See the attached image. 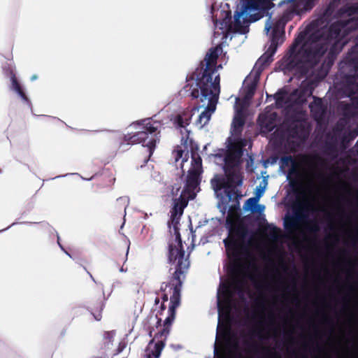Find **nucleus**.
<instances>
[{"label":"nucleus","mask_w":358,"mask_h":358,"mask_svg":"<svg viewBox=\"0 0 358 358\" xmlns=\"http://www.w3.org/2000/svg\"><path fill=\"white\" fill-rule=\"evenodd\" d=\"M220 69L222 68V65H221V64H220V65H219V66H217V70L218 69H220Z\"/></svg>","instance_id":"obj_44"},{"label":"nucleus","mask_w":358,"mask_h":358,"mask_svg":"<svg viewBox=\"0 0 358 358\" xmlns=\"http://www.w3.org/2000/svg\"><path fill=\"white\" fill-rule=\"evenodd\" d=\"M345 65L351 67L354 70V73L348 75V81L351 83L354 82L358 78V55H355L352 53H348L345 57L343 62Z\"/></svg>","instance_id":"obj_13"},{"label":"nucleus","mask_w":358,"mask_h":358,"mask_svg":"<svg viewBox=\"0 0 358 358\" xmlns=\"http://www.w3.org/2000/svg\"><path fill=\"white\" fill-rule=\"evenodd\" d=\"M313 231H318V226L317 224L312 227L311 229Z\"/></svg>","instance_id":"obj_35"},{"label":"nucleus","mask_w":358,"mask_h":358,"mask_svg":"<svg viewBox=\"0 0 358 358\" xmlns=\"http://www.w3.org/2000/svg\"><path fill=\"white\" fill-rule=\"evenodd\" d=\"M57 243H58V245H59V246L60 247V248H61V249H62V250H63V251H64V252H65V253H66L69 257H71V255L68 252H66V251L64 250V248H63V246L60 244V243H59V238H58V239H57Z\"/></svg>","instance_id":"obj_31"},{"label":"nucleus","mask_w":358,"mask_h":358,"mask_svg":"<svg viewBox=\"0 0 358 358\" xmlns=\"http://www.w3.org/2000/svg\"><path fill=\"white\" fill-rule=\"evenodd\" d=\"M300 218V216L299 215H296L294 217L292 216V217H287L285 220V228L287 229V230H290V231H292L294 230L296 227H297V224H298V219Z\"/></svg>","instance_id":"obj_21"},{"label":"nucleus","mask_w":358,"mask_h":358,"mask_svg":"<svg viewBox=\"0 0 358 358\" xmlns=\"http://www.w3.org/2000/svg\"><path fill=\"white\" fill-rule=\"evenodd\" d=\"M48 118L53 120L54 122H59L60 121L59 119L54 117H49Z\"/></svg>","instance_id":"obj_37"},{"label":"nucleus","mask_w":358,"mask_h":358,"mask_svg":"<svg viewBox=\"0 0 358 358\" xmlns=\"http://www.w3.org/2000/svg\"><path fill=\"white\" fill-rule=\"evenodd\" d=\"M289 91H277L275 94V104L278 108H285L286 109L294 106L296 104V101H292L293 99H295L298 95V92H302L303 91H291V99H289Z\"/></svg>","instance_id":"obj_12"},{"label":"nucleus","mask_w":358,"mask_h":358,"mask_svg":"<svg viewBox=\"0 0 358 358\" xmlns=\"http://www.w3.org/2000/svg\"><path fill=\"white\" fill-rule=\"evenodd\" d=\"M255 91H240V94L235 99L234 116L231 127V136L228 139V149L222 150L215 157L216 163L222 166L226 179L218 177L211 180V185L217 196H220L222 203L219 208L223 206L225 210L226 204L234 199H236V187L243 184V176L241 167V157L243 155V149L250 145V142L245 138H241V134L245 124V110L250 105L254 96Z\"/></svg>","instance_id":"obj_3"},{"label":"nucleus","mask_w":358,"mask_h":358,"mask_svg":"<svg viewBox=\"0 0 358 358\" xmlns=\"http://www.w3.org/2000/svg\"><path fill=\"white\" fill-rule=\"evenodd\" d=\"M326 26L318 27L308 36L306 31L300 32L287 54L276 64V71L284 74L296 71L306 76L321 62L329 50L320 66L307 79L308 87L304 90H314L327 77L337 55L347 42L344 38L358 29V15L346 20H337L329 27Z\"/></svg>","instance_id":"obj_1"},{"label":"nucleus","mask_w":358,"mask_h":358,"mask_svg":"<svg viewBox=\"0 0 358 358\" xmlns=\"http://www.w3.org/2000/svg\"><path fill=\"white\" fill-rule=\"evenodd\" d=\"M295 160L292 156L282 157L280 160V168L285 169L289 167L292 164H294Z\"/></svg>","instance_id":"obj_24"},{"label":"nucleus","mask_w":358,"mask_h":358,"mask_svg":"<svg viewBox=\"0 0 358 358\" xmlns=\"http://www.w3.org/2000/svg\"><path fill=\"white\" fill-rule=\"evenodd\" d=\"M155 306H157L160 303L159 296L156 297L155 300Z\"/></svg>","instance_id":"obj_34"},{"label":"nucleus","mask_w":358,"mask_h":358,"mask_svg":"<svg viewBox=\"0 0 358 358\" xmlns=\"http://www.w3.org/2000/svg\"><path fill=\"white\" fill-rule=\"evenodd\" d=\"M277 358H280V357H277Z\"/></svg>","instance_id":"obj_51"},{"label":"nucleus","mask_w":358,"mask_h":358,"mask_svg":"<svg viewBox=\"0 0 358 358\" xmlns=\"http://www.w3.org/2000/svg\"><path fill=\"white\" fill-rule=\"evenodd\" d=\"M285 41V31L272 30L271 44L269 48L273 52H275L278 47L283 43Z\"/></svg>","instance_id":"obj_16"},{"label":"nucleus","mask_w":358,"mask_h":358,"mask_svg":"<svg viewBox=\"0 0 358 358\" xmlns=\"http://www.w3.org/2000/svg\"><path fill=\"white\" fill-rule=\"evenodd\" d=\"M243 3L241 11H236L234 15V22H231V12H224L225 17L223 23L229 31H234L240 34H245L248 31V26L244 25L241 21V17L248 11L258 10L264 8V3L260 0H243Z\"/></svg>","instance_id":"obj_7"},{"label":"nucleus","mask_w":358,"mask_h":358,"mask_svg":"<svg viewBox=\"0 0 358 358\" xmlns=\"http://www.w3.org/2000/svg\"><path fill=\"white\" fill-rule=\"evenodd\" d=\"M275 52H273L272 50L269 48L268 50L259 58L255 64L256 67L263 69L264 66L268 65L273 61V57Z\"/></svg>","instance_id":"obj_19"},{"label":"nucleus","mask_w":358,"mask_h":358,"mask_svg":"<svg viewBox=\"0 0 358 358\" xmlns=\"http://www.w3.org/2000/svg\"><path fill=\"white\" fill-rule=\"evenodd\" d=\"M259 201L258 197H251L246 200L243 208L244 210H249L252 213L262 212L264 210V206L257 204Z\"/></svg>","instance_id":"obj_18"},{"label":"nucleus","mask_w":358,"mask_h":358,"mask_svg":"<svg viewBox=\"0 0 358 358\" xmlns=\"http://www.w3.org/2000/svg\"><path fill=\"white\" fill-rule=\"evenodd\" d=\"M262 2H263L264 3H265L266 2V0H260Z\"/></svg>","instance_id":"obj_46"},{"label":"nucleus","mask_w":358,"mask_h":358,"mask_svg":"<svg viewBox=\"0 0 358 358\" xmlns=\"http://www.w3.org/2000/svg\"><path fill=\"white\" fill-rule=\"evenodd\" d=\"M313 4L309 1L306 2L303 8L299 2L291 1L282 14L275 20L273 25V30L285 31L286 24L292 20L295 15H301L303 12L311 9Z\"/></svg>","instance_id":"obj_9"},{"label":"nucleus","mask_w":358,"mask_h":358,"mask_svg":"<svg viewBox=\"0 0 358 358\" xmlns=\"http://www.w3.org/2000/svg\"><path fill=\"white\" fill-rule=\"evenodd\" d=\"M8 76L10 79V82H11L10 87H11V90H22V85H21L20 83L17 80V77L15 76V72L12 69H8Z\"/></svg>","instance_id":"obj_22"},{"label":"nucleus","mask_w":358,"mask_h":358,"mask_svg":"<svg viewBox=\"0 0 358 358\" xmlns=\"http://www.w3.org/2000/svg\"><path fill=\"white\" fill-rule=\"evenodd\" d=\"M176 163H178L180 159H181V162L180 164V168L182 170V172H184V165L185 163L187 162L189 158V152L188 151H185L182 150H177L173 153Z\"/></svg>","instance_id":"obj_20"},{"label":"nucleus","mask_w":358,"mask_h":358,"mask_svg":"<svg viewBox=\"0 0 358 358\" xmlns=\"http://www.w3.org/2000/svg\"><path fill=\"white\" fill-rule=\"evenodd\" d=\"M224 12H225V11H223V13H224L223 18H224V17H225V13H224ZM223 20H224V19H222V22L220 23V24H221V25H222V26H223V27H221V29H223V27H224V28H225L228 31H229L227 27H225L224 24H222V23H223ZM231 31L234 32L233 30H232Z\"/></svg>","instance_id":"obj_32"},{"label":"nucleus","mask_w":358,"mask_h":358,"mask_svg":"<svg viewBox=\"0 0 358 358\" xmlns=\"http://www.w3.org/2000/svg\"><path fill=\"white\" fill-rule=\"evenodd\" d=\"M270 28H271V27H266V29L268 31Z\"/></svg>","instance_id":"obj_49"},{"label":"nucleus","mask_w":358,"mask_h":358,"mask_svg":"<svg viewBox=\"0 0 358 358\" xmlns=\"http://www.w3.org/2000/svg\"><path fill=\"white\" fill-rule=\"evenodd\" d=\"M220 91H192L193 98L200 99L201 104L199 108H204V110L199 115L196 122V125L203 128L210 120L211 115L216 110Z\"/></svg>","instance_id":"obj_8"},{"label":"nucleus","mask_w":358,"mask_h":358,"mask_svg":"<svg viewBox=\"0 0 358 358\" xmlns=\"http://www.w3.org/2000/svg\"><path fill=\"white\" fill-rule=\"evenodd\" d=\"M250 335L251 338H262V329L260 328H257V327H253L250 330Z\"/></svg>","instance_id":"obj_27"},{"label":"nucleus","mask_w":358,"mask_h":358,"mask_svg":"<svg viewBox=\"0 0 358 358\" xmlns=\"http://www.w3.org/2000/svg\"><path fill=\"white\" fill-rule=\"evenodd\" d=\"M90 278H91L93 280H94V278H93V277H92V275L91 274H90Z\"/></svg>","instance_id":"obj_48"},{"label":"nucleus","mask_w":358,"mask_h":358,"mask_svg":"<svg viewBox=\"0 0 358 358\" xmlns=\"http://www.w3.org/2000/svg\"><path fill=\"white\" fill-rule=\"evenodd\" d=\"M115 336V332L114 331H106L103 334V339L106 344H109L112 343L114 337Z\"/></svg>","instance_id":"obj_26"},{"label":"nucleus","mask_w":358,"mask_h":358,"mask_svg":"<svg viewBox=\"0 0 358 358\" xmlns=\"http://www.w3.org/2000/svg\"><path fill=\"white\" fill-rule=\"evenodd\" d=\"M310 111L317 122H321L324 117L326 113V108L323 105L322 100L316 98L310 104Z\"/></svg>","instance_id":"obj_14"},{"label":"nucleus","mask_w":358,"mask_h":358,"mask_svg":"<svg viewBox=\"0 0 358 358\" xmlns=\"http://www.w3.org/2000/svg\"><path fill=\"white\" fill-rule=\"evenodd\" d=\"M222 52V44L210 48L199 66L187 75L184 88L201 90H220V76L217 73V62Z\"/></svg>","instance_id":"obj_4"},{"label":"nucleus","mask_w":358,"mask_h":358,"mask_svg":"<svg viewBox=\"0 0 358 358\" xmlns=\"http://www.w3.org/2000/svg\"><path fill=\"white\" fill-rule=\"evenodd\" d=\"M266 185H267V182L265 180H262V182L259 185H257L255 188V197H258V199L259 200V199L263 196V194L264 193Z\"/></svg>","instance_id":"obj_23"},{"label":"nucleus","mask_w":358,"mask_h":358,"mask_svg":"<svg viewBox=\"0 0 358 358\" xmlns=\"http://www.w3.org/2000/svg\"><path fill=\"white\" fill-rule=\"evenodd\" d=\"M246 345H248V347L249 348H255L256 347V345L254 344V343H249L248 342H245Z\"/></svg>","instance_id":"obj_33"},{"label":"nucleus","mask_w":358,"mask_h":358,"mask_svg":"<svg viewBox=\"0 0 358 358\" xmlns=\"http://www.w3.org/2000/svg\"><path fill=\"white\" fill-rule=\"evenodd\" d=\"M356 233H357V236L358 237V228L357 229Z\"/></svg>","instance_id":"obj_45"},{"label":"nucleus","mask_w":358,"mask_h":358,"mask_svg":"<svg viewBox=\"0 0 358 358\" xmlns=\"http://www.w3.org/2000/svg\"><path fill=\"white\" fill-rule=\"evenodd\" d=\"M354 83H357V90H358V78H357V80Z\"/></svg>","instance_id":"obj_43"},{"label":"nucleus","mask_w":358,"mask_h":358,"mask_svg":"<svg viewBox=\"0 0 358 358\" xmlns=\"http://www.w3.org/2000/svg\"><path fill=\"white\" fill-rule=\"evenodd\" d=\"M120 272H122V273H123V272H127V268H124V267L122 266V267H121V268H120Z\"/></svg>","instance_id":"obj_39"},{"label":"nucleus","mask_w":358,"mask_h":358,"mask_svg":"<svg viewBox=\"0 0 358 358\" xmlns=\"http://www.w3.org/2000/svg\"><path fill=\"white\" fill-rule=\"evenodd\" d=\"M198 108H194L191 110L185 111L182 114L179 115L176 119V124L178 128L180 129V132L182 135V141L185 138V143L189 138V131L186 128L189 125L192 119L193 112L198 110Z\"/></svg>","instance_id":"obj_11"},{"label":"nucleus","mask_w":358,"mask_h":358,"mask_svg":"<svg viewBox=\"0 0 358 358\" xmlns=\"http://www.w3.org/2000/svg\"><path fill=\"white\" fill-rule=\"evenodd\" d=\"M170 232H173L174 240L169 245V262L174 265L176 271L169 283L164 282L161 287L160 297L162 301L159 308L161 311L165 310L164 303L168 301L169 295L170 303L164 324L162 318L157 315L148 317L144 327L148 331L150 337L152 338L144 350L142 358H159L163 350L166 338L170 333L172 322L175 319L176 309L180 304V290L184 278V273L189 266V254L185 255L181 241L178 226H169Z\"/></svg>","instance_id":"obj_2"},{"label":"nucleus","mask_w":358,"mask_h":358,"mask_svg":"<svg viewBox=\"0 0 358 358\" xmlns=\"http://www.w3.org/2000/svg\"><path fill=\"white\" fill-rule=\"evenodd\" d=\"M344 16L352 17L358 16V3H347L336 11V6L330 3L323 12L317 17L313 20L307 27V29L318 28L324 24H327L334 18L343 17Z\"/></svg>","instance_id":"obj_6"},{"label":"nucleus","mask_w":358,"mask_h":358,"mask_svg":"<svg viewBox=\"0 0 358 358\" xmlns=\"http://www.w3.org/2000/svg\"><path fill=\"white\" fill-rule=\"evenodd\" d=\"M126 348V343L124 341H121L120 343H119V345L117 347V352L116 354H119L121 352L123 351V350Z\"/></svg>","instance_id":"obj_30"},{"label":"nucleus","mask_w":358,"mask_h":358,"mask_svg":"<svg viewBox=\"0 0 358 358\" xmlns=\"http://www.w3.org/2000/svg\"><path fill=\"white\" fill-rule=\"evenodd\" d=\"M258 323H259V324L260 326L263 325V323H264V317H263V316H262V317H261V319H260V320L258 322Z\"/></svg>","instance_id":"obj_36"},{"label":"nucleus","mask_w":358,"mask_h":358,"mask_svg":"<svg viewBox=\"0 0 358 358\" xmlns=\"http://www.w3.org/2000/svg\"><path fill=\"white\" fill-rule=\"evenodd\" d=\"M129 247L127 248V253H126V257H127V255H128V252H129ZM127 257H125V259H124V262L127 261Z\"/></svg>","instance_id":"obj_41"},{"label":"nucleus","mask_w":358,"mask_h":358,"mask_svg":"<svg viewBox=\"0 0 358 358\" xmlns=\"http://www.w3.org/2000/svg\"><path fill=\"white\" fill-rule=\"evenodd\" d=\"M257 20H258V18H257V17H254V18H252V20H251V21L255 22V21H256Z\"/></svg>","instance_id":"obj_42"},{"label":"nucleus","mask_w":358,"mask_h":358,"mask_svg":"<svg viewBox=\"0 0 358 358\" xmlns=\"http://www.w3.org/2000/svg\"><path fill=\"white\" fill-rule=\"evenodd\" d=\"M38 78V76L36 75H34L31 77V80L34 81Z\"/></svg>","instance_id":"obj_38"},{"label":"nucleus","mask_w":358,"mask_h":358,"mask_svg":"<svg viewBox=\"0 0 358 358\" xmlns=\"http://www.w3.org/2000/svg\"><path fill=\"white\" fill-rule=\"evenodd\" d=\"M280 90H286V87H284L281 88Z\"/></svg>","instance_id":"obj_47"},{"label":"nucleus","mask_w":358,"mask_h":358,"mask_svg":"<svg viewBox=\"0 0 358 358\" xmlns=\"http://www.w3.org/2000/svg\"><path fill=\"white\" fill-rule=\"evenodd\" d=\"M94 318H95L96 320H100V319H101V315H100V314H98L97 315H94Z\"/></svg>","instance_id":"obj_40"},{"label":"nucleus","mask_w":358,"mask_h":358,"mask_svg":"<svg viewBox=\"0 0 358 358\" xmlns=\"http://www.w3.org/2000/svg\"><path fill=\"white\" fill-rule=\"evenodd\" d=\"M332 90V87H329V90Z\"/></svg>","instance_id":"obj_50"},{"label":"nucleus","mask_w":358,"mask_h":358,"mask_svg":"<svg viewBox=\"0 0 358 358\" xmlns=\"http://www.w3.org/2000/svg\"><path fill=\"white\" fill-rule=\"evenodd\" d=\"M297 172V164L296 161L294 164L289 166V169L287 172V178H289L291 175L294 174Z\"/></svg>","instance_id":"obj_29"},{"label":"nucleus","mask_w":358,"mask_h":358,"mask_svg":"<svg viewBox=\"0 0 358 358\" xmlns=\"http://www.w3.org/2000/svg\"><path fill=\"white\" fill-rule=\"evenodd\" d=\"M275 119L276 114L275 113H271L268 115L262 113L259 116V123L263 127L265 126L268 130L271 131L273 125H275Z\"/></svg>","instance_id":"obj_17"},{"label":"nucleus","mask_w":358,"mask_h":358,"mask_svg":"<svg viewBox=\"0 0 358 358\" xmlns=\"http://www.w3.org/2000/svg\"><path fill=\"white\" fill-rule=\"evenodd\" d=\"M162 127V124L160 121L152 118L134 122L130 124V127L138 131L134 134L124 135V141L131 145L141 143L143 147L148 148L149 157H150L154 152L156 144L159 141Z\"/></svg>","instance_id":"obj_5"},{"label":"nucleus","mask_w":358,"mask_h":358,"mask_svg":"<svg viewBox=\"0 0 358 358\" xmlns=\"http://www.w3.org/2000/svg\"><path fill=\"white\" fill-rule=\"evenodd\" d=\"M17 95L19 98H20L23 101L28 103L29 106L31 107V103L27 96L25 95L24 91H16Z\"/></svg>","instance_id":"obj_28"},{"label":"nucleus","mask_w":358,"mask_h":358,"mask_svg":"<svg viewBox=\"0 0 358 358\" xmlns=\"http://www.w3.org/2000/svg\"><path fill=\"white\" fill-rule=\"evenodd\" d=\"M248 238V231L244 226L239 225L231 230L229 238L224 240L228 257L234 259L238 257L241 242Z\"/></svg>","instance_id":"obj_10"},{"label":"nucleus","mask_w":358,"mask_h":358,"mask_svg":"<svg viewBox=\"0 0 358 358\" xmlns=\"http://www.w3.org/2000/svg\"><path fill=\"white\" fill-rule=\"evenodd\" d=\"M129 199L127 196H121L117 199V205L124 209V215L126 214V208L129 206Z\"/></svg>","instance_id":"obj_25"},{"label":"nucleus","mask_w":358,"mask_h":358,"mask_svg":"<svg viewBox=\"0 0 358 358\" xmlns=\"http://www.w3.org/2000/svg\"><path fill=\"white\" fill-rule=\"evenodd\" d=\"M260 71L250 73L243 80L241 90H256L259 80Z\"/></svg>","instance_id":"obj_15"}]
</instances>
